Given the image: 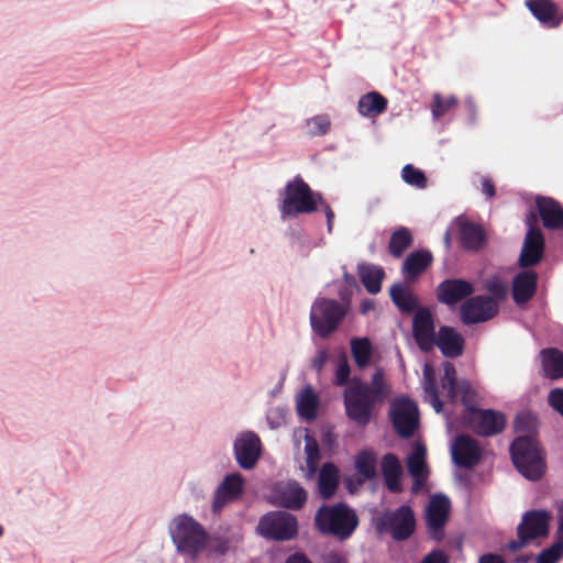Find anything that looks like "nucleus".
Listing matches in <instances>:
<instances>
[{
  "instance_id": "a19ab883",
  "label": "nucleus",
  "mask_w": 563,
  "mask_h": 563,
  "mask_svg": "<svg viewBox=\"0 0 563 563\" xmlns=\"http://www.w3.org/2000/svg\"><path fill=\"white\" fill-rule=\"evenodd\" d=\"M457 104V99L454 96H450L446 99H443L440 93H435L433 96V100L431 103V111L434 119H440L445 115L450 110L455 108Z\"/></svg>"
},
{
  "instance_id": "49530a36",
  "label": "nucleus",
  "mask_w": 563,
  "mask_h": 563,
  "mask_svg": "<svg viewBox=\"0 0 563 563\" xmlns=\"http://www.w3.org/2000/svg\"><path fill=\"white\" fill-rule=\"evenodd\" d=\"M350 374V364L346 356L343 354L339 360V364L335 371V385L345 386L349 383Z\"/></svg>"
},
{
  "instance_id": "79ce46f5",
  "label": "nucleus",
  "mask_w": 563,
  "mask_h": 563,
  "mask_svg": "<svg viewBox=\"0 0 563 563\" xmlns=\"http://www.w3.org/2000/svg\"><path fill=\"white\" fill-rule=\"evenodd\" d=\"M306 124L310 136H321L329 132L331 121L327 114H320L308 119Z\"/></svg>"
},
{
  "instance_id": "c03bdc74",
  "label": "nucleus",
  "mask_w": 563,
  "mask_h": 563,
  "mask_svg": "<svg viewBox=\"0 0 563 563\" xmlns=\"http://www.w3.org/2000/svg\"><path fill=\"white\" fill-rule=\"evenodd\" d=\"M485 289L490 294L494 300H504L507 296V286L497 276L489 278L485 284Z\"/></svg>"
},
{
  "instance_id": "f257e3e1",
  "label": "nucleus",
  "mask_w": 563,
  "mask_h": 563,
  "mask_svg": "<svg viewBox=\"0 0 563 563\" xmlns=\"http://www.w3.org/2000/svg\"><path fill=\"white\" fill-rule=\"evenodd\" d=\"M390 389L380 369L376 371L371 383L354 377L344 390V408L347 418L358 426L365 427L372 419L376 404H383Z\"/></svg>"
},
{
  "instance_id": "a18cd8bd",
  "label": "nucleus",
  "mask_w": 563,
  "mask_h": 563,
  "mask_svg": "<svg viewBox=\"0 0 563 563\" xmlns=\"http://www.w3.org/2000/svg\"><path fill=\"white\" fill-rule=\"evenodd\" d=\"M380 466L383 476L401 474V466L399 460L393 453H387L383 456Z\"/></svg>"
},
{
  "instance_id": "3c124183",
  "label": "nucleus",
  "mask_w": 563,
  "mask_h": 563,
  "mask_svg": "<svg viewBox=\"0 0 563 563\" xmlns=\"http://www.w3.org/2000/svg\"><path fill=\"white\" fill-rule=\"evenodd\" d=\"M531 417L528 413H520L516 417L515 428L517 431L526 430L530 426Z\"/></svg>"
},
{
  "instance_id": "09e8293b",
  "label": "nucleus",
  "mask_w": 563,
  "mask_h": 563,
  "mask_svg": "<svg viewBox=\"0 0 563 563\" xmlns=\"http://www.w3.org/2000/svg\"><path fill=\"white\" fill-rule=\"evenodd\" d=\"M420 563H449V558L443 551L434 550L426 555Z\"/></svg>"
},
{
  "instance_id": "2eb2a0df",
  "label": "nucleus",
  "mask_w": 563,
  "mask_h": 563,
  "mask_svg": "<svg viewBox=\"0 0 563 563\" xmlns=\"http://www.w3.org/2000/svg\"><path fill=\"white\" fill-rule=\"evenodd\" d=\"M261 452V440L252 431L241 433L234 441V455L238 464L243 470H252L256 465Z\"/></svg>"
},
{
  "instance_id": "ea45409f",
  "label": "nucleus",
  "mask_w": 563,
  "mask_h": 563,
  "mask_svg": "<svg viewBox=\"0 0 563 563\" xmlns=\"http://www.w3.org/2000/svg\"><path fill=\"white\" fill-rule=\"evenodd\" d=\"M401 178L406 184L419 189H424L428 185L424 173L411 164H407L402 167Z\"/></svg>"
},
{
  "instance_id": "72a5a7b5",
  "label": "nucleus",
  "mask_w": 563,
  "mask_h": 563,
  "mask_svg": "<svg viewBox=\"0 0 563 563\" xmlns=\"http://www.w3.org/2000/svg\"><path fill=\"white\" fill-rule=\"evenodd\" d=\"M319 398L311 386H306L297 397L298 415L306 420H313L317 417Z\"/></svg>"
},
{
  "instance_id": "f8f14e48",
  "label": "nucleus",
  "mask_w": 563,
  "mask_h": 563,
  "mask_svg": "<svg viewBox=\"0 0 563 563\" xmlns=\"http://www.w3.org/2000/svg\"><path fill=\"white\" fill-rule=\"evenodd\" d=\"M466 424L478 435H496L506 427V417L493 409H471V413L464 415Z\"/></svg>"
},
{
  "instance_id": "7c9ffc66",
  "label": "nucleus",
  "mask_w": 563,
  "mask_h": 563,
  "mask_svg": "<svg viewBox=\"0 0 563 563\" xmlns=\"http://www.w3.org/2000/svg\"><path fill=\"white\" fill-rule=\"evenodd\" d=\"M390 298L395 306L404 313H411L419 309L417 296L402 284H395L389 290Z\"/></svg>"
},
{
  "instance_id": "e433bc0d",
  "label": "nucleus",
  "mask_w": 563,
  "mask_h": 563,
  "mask_svg": "<svg viewBox=\"0 0 563 563\" xmlns=\"http://www.w3.org/2000/svg\"><path fill=\"white\" fill-rule=\"evenodd\" d=\"M424 397L429 401V404L433 407L435 412H441L443 409V402L439 397V390L437 386L435 378L433 376V371L430 366L424 367Z\"/></svg>"
},
{
  "instance_id": "0eeeda50",
  "label": "nucleus",
  "mask_w": 563,
  "mask_h": 563,
  "mask_svg": "<svg viewBox=\"0 0 563 563\" xmlns=\"http://www.w3.org/2000/svg\"><path fill=\"white\" fill-rule=\"evenodd\" d=\"M378 533H389L395 541L408 540L416 530V517L409 505L382 512L375 520Z\"/></svg>"
},
{
  "instance_id": "4468645a",
  "label": "nucleus",
  "mask_w": 563,
  "mask_h": 563,
  "mask_svg": "<svg viewBox=\"0 0 563 563\" xmlns=\"http://www.w3.org/2000/svg\"><path fill=\"white\" fill-rule=\"evenodd\" d=\"M434 317L427 307L419 308L412 320V336L418 347L423 352H430L435 346Z\"/></svg>"
},
{
  "instance_id": "6e6552de",
  "label": "nucleus",
  "mask_w": 563,
  "mask_h": 563,
  "mask_svg": "<svg viewBox=\"0 0 563 563\" xmlns=\"http://www.w3.org/2000/svg\"><path fill=\"white\" fill-rule=\"evenodd\" d=\"M551 515L544 509L526 511L520 523L517 526V540H511L507 548L517 552L525 548L530 541L544 538L549 533Z\"/></svg>"
},
{
  "instance_id": "de8ad7c7",
  "label": "nucleus",
  "mask_w": 563,
  "mask_h": 563,
  "mask_svg": "<svg viewBox=\"0 0 563 563\" xmlns=\"http://www.w3.org/2000/svg\"><path fill=\"white\" fill-rule=\"evenodd\" d=\"M548 404L563 418V388H553L548 395Z\"/></svg>"
},
{
  "instance_id": "bb28decb",
  "label": "nucleus",
  "mask_w": 563,
  "mask_h": 563,
  "mask_svg": "<svg viewBox=\"0 0 563 563\" xmlns=\"http://www.w3.org/2000/svg\"><path fill=\"white\" fill-rule=\"evenodd\" d=\"M426 454V448L418 443L415 445L407 461L408 472L415 478L412 486L413 493H417L427 479Z\"/></svg>"
},
{
  "instance_id": "4c0bfd02",
  "label": "nucleus",
  "mask_w": 563,
  "mask_h": 563,
  "mask_svg": "<svg viewBox=\"0 0 563 563\" xmlns=\"http://www.w3.org/2000/svg\"><path fill=\"white\" fill-rule=\"evenodd\" d=\"M377 457L373 451L363 450L355 457V468L365 479H372L376 475Z\"/></svg>"
},
{
  "instance_id": "ddd939ff",
  "label": "nucleus",
  "mask_w": 563,
  "mask_h": 563,
  "mask_svg": "<svg viewBox=\"0 0 563 563\" xmlns=\"http://www.w3.org/2000/svg\"><path fill=\"white\" fill-rule=\"evenodd\" d=\"M498 302L488 296H474L466 299L460 309L461 320L471 325L488 321L497 316Z\"/></svg>"
},
{
  "instance_id": "c9c22d12",
  "label": "nucleus",
  "mask_w": 563,
  "mask_h": 563,
  "mask_svg": "<svg viewBox=\"0 0 563 563\" xmlns=\"http://www.w3.org/2000/svg\"><path fill=\"white\" fill-rule=\"evenodd\" d=\"M351 352L358 368H365L372 357V345L367 338L351 340Z\"/></svg>"
},
{
  "instance_id": "2f4dec72",
  "label": "nucleus",
  "mask_w": 563,
  "mask_h": 563,
  "mask_svg": "<svg viewBox=\"0 0 563 563\" xmlns=\"http://www.w3.org/2000/svg\"><path fill=\"white\" fill-rule=\"evenodd\" d=\"M387 99L377 91H371L362 96L357 103V110L361 115L375 118L387 109Z\"/></svg>"
},
{
  "instance_id": "473e14b6",
  "label": "nucleus",
  "mask_w": 563,
  "mask_h": 563,
  "mask_svg": "<svg viewBox=\"0 0 563 563\" xmlns=\"http://www.w3.org/2000/svg\"><path fill=\"white\" fill-rule=\"evenodd\" d=\"M357 273L366 291L376 295L382 290L385 272L382 267L372 264L358 265Z\"/></svg>"
},
{
  "instance_id": "f03ea898",
  "label": "nucleus",
  "mask_w": 563,
  "mask_h": 563,
  "mask_svg": "<svg viewBox=\"0 0 563 563\" xmlns=\"http://www.w3.org/2000/svg\"><path fill=\"white\" fill-rule=\"evenodd\" d=\"M358 525L356 511L344 503L324 504L318 508L313 518V526L318 532L341 542L349 540Z\"/></svg>"
},
{
  "instance_id": "052dcab7",
  "label": "nucleus",
  "mask_w": 563,
  "mask_h": 563,
  "mask_svg": "<svg viewBox=\"0 0 563 563\" xmlns=\"http://www.w3.org/2000/svg\"><path fill=\"white\" fill-rule=\"evenodd\" d=\"M314 366H317V367L320 369V368H321V366H322V360H320L319 362H316V365H314Z\"/></svg>"
},
{
  "instance_id": "6ab92c4d",
  "label": "nucleus",
  "mask_w": 563,
  "mask_h": 563,
  "mask_svg": "<svg viewBox=\"0 0 563 563\" xmlns=\"http://www.w3.org/2000/svg\"><path fill=\"white\" fill-rule=\"evenodd\" d=\"M452 457L457 466L472 468L482 460V450L475 439L461 434L453 443Z\"/></svg>"
},
{
  "instance_id": "5fc2aeb1",
  "label": "nucleus",
  "mask_w": 563,
  "mask_h": 563,
  "mask_svg": "<svg viewBox=\"0 0 563 563\" xmlns=\"http://www.w3.org/2000/svg\"><path fill=\"white\" fill-rule=\"evenodd\" d=\"M325 213L327 217V225L328 231L331 232L333 228V220H334V212L332 211L331 207L323 200V205H320Z\"/></svg>"
},
{
  "instance_id": "864d4df0",
  "label": "nucleus",
  "mask_w": 563,
  "mask_h": 563,
  "mask_svg": "<svg viewBox=\"0 0 563 563\" xmlns=\"http://www.w3.org/2000/svg\"><path fill=\"white\" fill-rule=\"evenodd\" d=\"M482 191L487 198H493L496 195L495 185L487 178L482 180Z\"/></svg>"
},
{
  "instance_id": "bf43d9fd",
  "label": "nucleus",
  "mask_w": 563,
  "mask_h": 563,
  "mask_svg": "<svg viewBox=\"0 0 563 563\" xmlns=\"http://www.w3.org/2000/svg\"><path fill=\"white\" fill-rule=\"evenodd\" d=\"M526 224L528 227V230L531 229H539L537 227V216L533 212H530L526 218Z\"/></svg>"
},
{
  "instance_id": "b1692460",
  "label": "nucleus",
  "mask_w": 563,
  "mask_h": 563,
  "mask_svg": "<svg viewBox=\"0 0 563 563\" xmlns=\"http://www.w3.org/2000/svg\"><path fill=\"white\" fill-rule=\"evenodd\" d=\"M536 206L544 228L563 229V207L559 201L551 197H537Z\"/></svg>"
},
{
  "instance_id": "412c9836",
  "label": "nucleus",
  "mask_w": 563,
  "mask_h": 563,
  "mask_svg": "<svg viewBox=\"0 0 563 563\" xmlns=\"http://www.w3.org/2000/svg\"><path fill=\"white\" fill-rule=\"evenodd\" d=\"M244 488V478L240 473L227 475L216 490L213 510H221L229 501L238 499Z\"/></svg>"
},
{
  "instance_id": "5701e85b",
  "label": "nucleus",
  "mask_w": 563,
  "mask_h": 563,
  "mask_svg": "<svg viewBox=\"0 0 563 563\" xmlns=\"http://www.w3.org/2000/svg\"><path fill=\"white\" fill-rule=\"evenodd\" d=\"M538 286V274L534 271L525 268L518 273L512 280V299L517 305H525L530 301Z\"/></svg>"
},
{
  "instance_id": "58836bf2",
  "label": "nucleus",
  "mask_w": 563,
  "mask_h": 563,
  "mask_svg": "<svg viewBox=\"0 0 563 563\" xmlns=\"http://www.w3.org/2000/svg\"><path fill=\"white\" fill-rule=\"evenodd\" d=\"M305 452L308 475L313 476L318 471L319 461L321 459L318 442L310 435L305 438Z\"/></svg>"
},
{
  "instance_id": "c756f323",
  "label": "nucleus",
  "mask_w": 563,
  "mask_h": 563,
  "mask_svg": "<svg viewBox=\"0 0 563 563\" xmlns=\"http://www.w3.org/2000/svg\"><path fill=\"white\" fill-rule=\"evenodd\" d=\"M544 376L555 380L563 378V352L556 347L543 349L540 352Z\"/></svg>"
},
{
  "instance_id": "680f3d73",
  "label": "nucleus",
  "mask_w": 563,
  "mask_h": 563,
  "mask_svg": "<svg viewBox=\"0 0 563 563\" xmlns=\"http://www.w3.org/2000/svg\"><path fill=\"white\" fill-rule=\"evenodd\" d=\"M449 239H450V238H449V233H446V235H445V241H446V243H449Z\"/></svg>"
},
{
  "instance_id": "aec40b11",
  "label": "nucleus",
  "mask_w": 563,
  "mask_h": 563,
  "mask_svg": "<svg viewBox=\"0 0 563 563\" xmlns=\"http://www.w3.org/2000/svg\"><path fill=\"white\" fill-rule=\"evenodd\" d=\"M545 240L540 229L528 230L519 255V266L529 268L539 264L544 255Z\"/></svg>"
},
{
  "instance_id": "9d476101",
  "label": "nucleus",
  "mask_w": 563,
  "mask_h": 563,
  "mask_svg": "<svg viewBox=\"0 0 563 563\" xmlns=\"http://www.w3.org/2000/svg\"><path fill=\"white\" fill-rule=\"evenodd\" d=\"M441 387L445 391L449 400H461L465 407L464 415L471 413V409H477L475 407L477 399L476 391L467 380H457L455 366L451 362L443 363Z\"/></svg>"
},
{
  "instance_id": "39448f33",
  "label": "nucleus",
  "mask_w": 563,
  "mask_h": 563,
  "mask_svg": "<svg viewBox=\"0 0 563 563\" xmlns=\"http://www.w3.org/2000/svg\"><path fill=\"white\" fill-rule=\"evenodd\" d=\"M170 533L178 552L191 559H196L208 543L205 528L188 515H180L174 519Z\"/></svg>"
},
{
  "instance_id": "37998d69",
  "label": "nucleus",
  "mask_w": 563,
  "mask_h": 563,
  "mask_svg": "<svg viewBox=\"0 0 563 563\" xmlns=\"http://www.w3.org/2000/svg\"><path fill=\"white\" fill-rule=\"evenodd\" d=\"M563 558V540H556L551 547L542 550L536 563H558Z\"/></svg>"
},
{
  "instance_id": "4d7b16f0",
  "label": "nucleus",
  "mask_w": 563,
  "mask_h": 563,
  "mask_svg": "<svg viewBox=\"0 0 563 563\" xmlns=\"http://www.w3.org/2000/svg\"><path fill=\"white\" fill-rule=\"evenodd\" d=\"M479 563H505V561L500 555L489 553L482 555Z\"/></svg>"
},
{
  "instance_id": "4be33fe9",
  "label": "nucleus",
  "mask_w": 563,
  "mask_h": 563,
  "mask_svg": "<svg viewBox=\"0 0 563 563\" xmlns=\"http://www.w3.org/2000/svg\"><path fill=\"white\" fill-rule=\"evenodd\" d=\"M435 346L441 353L451 358L459 357L464 352L465 340L463 335L454 328L441 325L435 339Z\"/></svg>"
},
{
  "instance_id": "9b49d317",
  "label": "nucleus",
  "mask_w": 563,
  "mask_h": 563,
  "mask_svg": "<svg viewBox=\"0 0 563 563\" xmlns=\"http://www.w3.org/2000/svg\"><path fill=\"white\" fill-rule=\"evenodd\" d=\"M389 416L396 433L401 438H410L419 426L418 407L408 397L396 398L390 405Z\"/></svg>"
},
{
  "instance_id": "603ef678",
  "label": "nucleus",
  "mask_w": 563,
  "mask_h": 563,
  "mask_svg": "<svg viewBox=\"0 0 563 563\" xmlns=\"http://www.w3.org/2000/svg\"><path fill=\"white\" fill-rule=\"evenodd\" d=\"M285 563H312V561L302 552L290 554Z\"/></svg>"
},
{
  "instance_id": "a211bd4d",
  "label": "nucleus",
  "mask_w": 563,
  "mask_h": 563,
  "mask_svg": "<svg viewBox=\"0 0 563 563\" xmlns=\"http://www.w3.org/2000/svg\"><path fill=\"white\" fill-rule=\"evenodd\" d=\"M475 291L471 282L460 278H449L441 282L437 287V299L446 306H454Z\"/></svg>"
},
{
  "instance_id": "6e6d98bb",
  "label": "nucleus",
  "mask_w": 563,
  "mask_h": 563,
  "mask_svg": "<svg viewBox=\"0 0 563 563\" xmlns=\"http://www.w3.org/2000/svg\"><path fill=\"white\" fill-rule=\"evenodd\" d=\"M323 563H349L347 559L338 553V552H330L325 559H324V562Z\"/></svg>"
},
{
  "instance_id": "1a4fd4ad",
  "label": "nucleus",
  "mask_w": 563,
  "mask_h": 563,
  "mask_svg": "<svg viewBox=\"0 0 563 563\" xmlns=\"http://www.w3.org/2000/svg\"><path fill=\"white\" fill-rule=\"evenodd\" d=\"M257 530L266 539L287 541L297 536L298 520L286 511H272L263 516Z\"/></svg>"
},
{
  "instance_id": "423d86ee",
  "label": "nucleus",
  "mask_w": 563,
  "mask_h": 563,
  "mask_svg": "<svg viewBox=\"0 0 563 563\" xmlns=\"http://www.w3.org/2000/svg\"><path fill=\"white\" fill-rule=\"evenodd\" d=\"M346 314L345 307L335 299L318 298L311 306L310 324L317 335L329 338Z\"/></svg>"
},
{
  "instance_id": "c85d7f7f",
  "label": "nucleus",
  "mask_w": 563,
  "mask_h": 563,
  "mask_svg": "<svg viewBox=\"0 0 563 563\" xmlns=\"http://www.w3.org/2000/svg\"><path fill=\"white\" fill-rule=\"evenodd\" d=\"M339 468L331 462L324 463L319 472L318 489L323 499L331 498L339 486Z\"/></svg>"
},
{
  "instance_id": "dca6fc26",
  "label": "nucleus",
  "mask_w": 563,
  "mask_h": 563,
  "mask_svg": "<svg viewBox=\"0 0 563 563\" xmlns=\"http://www.w3.org/2000/svg\"><path fill=\"white\" fill-rule=\"evenodd\" d=\"M449 498L442 495L432 497L427 508L426 520L430 537L433 540L441 541L443 539V528L449 520Z\"/></svg>"
},
{
  "instance_id": "13d9d810",
  "label": "nucleus",
  "mask_w": 563,
  "mask_h": 563,
  "mask_svg": "<svg viewBox=\"0 0 563 563\" xmlns=\"http://www.w3.org/2000/svg\"><path fill=\"white\" fill-rule=\"evenodd\" d=\"M559 526L556 530V540H563V504L558 509Z\"/></svg>"
},
{
  "instance_id": "e2e57ef3",
  "label": "nucleus",
  "mask_w": 563,
  "mask_h": 563,
  "mask_svg": "<svg viewBox=\"0 0 563 563\" xmlns=\"http://www.w3.org/2000/svg\"><path fill=\"white\" fill-rule=\"evenodd\" d=\"M3 534V528L0 526V537Z\"/></svg>"
},
{
  "instance_id": "7ed1b4c3",
  "label": "nucleus",
  "mask_w": 563,
  "mask_h": 563,
  "mask_svg": "<svg viewBox=\"0 0 563 563\" xmlns=\"http://www.w3.org/2000/svg\"><path fill=\"white\" fill-rule=\"evenodd\" d=\"M319 205H323L322 195L314 192L301 176L289 180L280 192L279 211L283 218L310 214Z\"/></svg>"
},
{
  "instance_id": "a878e982",
  "label": "nucleus",
  "mask_w": 563,
  "mask_h": 563,
  "mask_svg": "<svg viewBox=\"0 0 563 563\" xmlns=\"http://www.w3.org/2000/svg\"><path fill=\"white\" fill-rule=\"evenodd\" d=\"M460 241L464 250L477 252L486 243V233L479 224L463 221L460 223Z\"/></svg>"
},
{
  "instance_id": "cd10ccee",
  "label": "nucleus",
  "mask_w": 563,
  "mask_h": 563,
  "mask_svg": "<svg viewBox=\"0 0 563 563\" xmlns=\"http://www.w3.org/2000/svg\"><path fill=\"white\" fill-rule=\"evenodd\" d=\"M433 261V256L428 250H419L410 253L402 264V274L410 279L421 275Z\"/></svg>"
},
{
  "instance_id": "f704fd0d",
  "label": "nucleus",
  "mask_w": 563,
  "mask_h": 563,
  "mask_svg": "<svg viewBox=\"0 0 563 563\" xmlns=\"http://www.w3.org/2000/svg\"><path fill=\"white\" fill-rule=\"evenodd\" d=\"M411 244V232L409 229L401 227L391 234L388 243V251L394 257L399 258Z\"/></svg>"
},
{
  "instance_id": "20e7f679",
  "label": "nucleus",
  "mask_w": 563,
  "mask_h": 563,
  "mask_svg": "<svg viewBox=\"0 0 563 563\" xmlns=\"http://www.w3.org/2000/svg\"><path fill=\"white\" fill-rule=\"evenodd\" d=\"M510 456L518 472L530 481H538L545 471V463L538 441L531 437H519L510 445Z\"/></svg>"
},
{
  "instance_id": "f3484780",
  "label": "nucleus",
  "mask_w": 563,
  "mask_h": 563,
  "mask_svg": "<svg viewBox=\"0 0 563 563\" xmlns=\"http://www.w3.org/2000/svg\"><path fill=\"white\" fill-rule=\"evenodd\" d=\"M275 501L286 509L300 510L307 503V490L295 479L279 482L274 488Z\"/></svg>"
},
{
  "instance_id": "8fccbe9b",
  "label": "nucleus",
  "mask_w": 563,
  "mask_h": 563,
  "mask_svg": "<svg viewBox=\"0 0 563 563\" xmlns=\"http://www.w3.org/2000/svg\"><path fill=\"white\" fill-rule=\"evenodd\" d=\"M400 475H388L384 476L385 485L387 489L391 493H400L402 492V487L399 482Z\"/></svg>"
},
{
  "instance_id": "393cba45",
  "label": "nucleus",
  "mask_w": 563,
  "mask_h": 563,
  "mask_svg": "<svg viewBox=\"0 0 563 563\" xmlns=\"http://www.w3.org/2000/svg\"><path fill=\"white\" fill-rule=\"evenodd\" d=\"M526 5L533 16L548 27H556L561 23L556 4L551 0H526Z\"/></svg>"
}]
</instances>
